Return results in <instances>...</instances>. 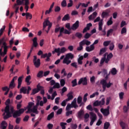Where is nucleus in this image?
Returning <instances> with one entry per match:
<instances>
[{
    "label": "nucleus",
    "instance_id": "obj_1",
    "mask_svg": "<svg viewBox=\"0 0 129 129\" xmlns=\"http://www.w3.org/2000/svg\"><path fill=\"white\" fill-rule=\"evenodd\" d=\"M25 111V109L24 108H21L19 110H15L14 109L13 107H10V116H7V114L6 115H3L4 119H8V118H10V117H12V114H13V117L14 118H17V117H19L24 113Z\"/></svg>",
    "mask_w": 129,
    "mask_h": 129
},
{
    "label": "nucleus",
    "instance_id": "obj_2",
    "mask_svg": "<svg viewBox=\"0 0 129 129\" xmlns=\"http://www.w3.org/2000/svg\"><path fill=\"white\" fill-rule=\"evenodd\" d=\"M74 58V54H72V53H69L66 55L65 58L63 59L62 63L63 64H67V65H69L70 63H71V60Z\"/></svg>",
    "mask_w": 129,
    "mask_h": 129
},
{
    "label": "nucleus",
    "instance_id": "obj_3",
    "mask_svg": "<svg viewBox=\"0 0 129 129\" xmlns=\"http://www.w3.org/2000/svg\"><path fill=\"white\" fill-rule=\"evenodd\" d=\"M11 103V100L10 99H8L5 103L6 105L5 109V112L3 113V115H6V113L7 114L6 116H8L10 117L11 116V113L10 112V104Z\"/></svg>",
    "mask_w": 129,
    "mask_h": 129
},
{
    "label": "nucleus",
    "instance_id": "obj_4",
    "mask_svg": "<svg viewBox=\"0 0 129 129\" xmlns=\"http://www.w3.org/2000/svg\"><path fill=\"white\" fill-rule=\"evenodd\" d=\"M66 51V48L64 47H61V48L58 47L57 48H54V50L52 51V53L53 54V55H54V54L56 53L57 56H60L61 54H64V53H65Z\"/></svg>",
    "mask_w": 129,
    "mask_h": 129
},
{
    "label": "nucleus",
    "instance_id": "obj_5",
    "mask_svg": "<svg viewBox=\"0 0 129 129\" xmlns=\"http://www.w3.org/2000/svg\"><path fill=\"white\" fill-rule=\"evenodd\" d=\"M100 84L102 85L103 91L104 92L106 90L107 88H109L111 85H112V83L109 82L108 83L106 82V80L103 79L100 81Z\"/></svg>",
    "mask_w": 129,
    "mask_h": 129
},
{
    "label": "nucleus",
    "instance_id": "obj_6",
    "mask_svg": "<svg viewBox=\"0 0 129 129\" xmlns=\"http://www.w3.org/2000/svg\"><path fill=\"white\" fill-rule=\"evenodd\" d=\"M32 90V88L31 87L28 86V89H27V87H22L20 90V93H23V94H30V91Z\"/></svg>",
    "mask_w": 129,
    "mask_h": 129
},
{
    "label": "nucleus",
    "instance_id": "obj_7",
    "mask_svg": "<svg viewBox=\"0 0 129 129\" xmlns=\"http://www.w3.org/2000/svg\"><path fill=\"white\" fill-rule=\"evenodd\" d=\"M96 44H98V40H95L94 43L90 46H87L86 47V51H87V52H92V51H93L95 48L94 45H96Z\"/></svg>",
    "mask_w": 129,
    "mask_h": 129
},
{
    "label": "nucleus",
    "instance_id": "obj_8",
    "mask_svg": "<svg viewBox=\"0 0 129 129\" xmlns=\"http://www.w3.org/2000/svg\"><path fill=\"white\" fill-rule=\"evenodd\" d=\"M105 104V99L104 98H102L101 101L96 100L94 103V106H102Z\"/></svg>",
    "mask_w": 129,
    "mask_h": 129
},
{
    "label": "nucleus",
    "instance_id": "obj_9",
    "mask_svg": "<svg viewBox=\"0 0 129 129\" xmlns=\"http://www.w3.org/2000/svg\"><path fill=\"white\" fill-rule=\"evenodd\" d=\"M33 58V62L34 66L36 67V68H39L41 65V60L40 58H38L37 59V56L36 55H34Z\"/></svg>",
    "mask_w": 129,
    "mask_h": 129
},
{
    "label": "nucleus",
    "instance_id": "obj_10",
    "mask_svg": "<svg viewBox=\"0 0 129 129\" xmlns=\"http://www.w3.org/2000/svg\"><path fill=\"white\" fill-rule=\"evenodd\" d=\"M42 88H43V86L40 85V84H38L37 85V88H34L32 90L31 95H35V94H36V93H38V92H39V91H40Z\"/></svg>",
    "mask_w": 129,
    "mask_h": 129
},
{
    "label": "nucleus",
    "instance_id": "obj_11",
    "mask_svg": "<svg viewBox=\"0 0 129 129\" xmlns=\"http://www.w3.org/2000/svg\"><path fill=\"white\" fill-rule=\"evenodd\" d=\"M90 114L91 115V121L90 122V125H92L93 123H94V121L96 120V118L97 116H96V114L93 113V112H90Z\"/></svg>",
    "mask_w": 129,
    "mask_h": 129
},
{
    "label": "nucleus",
    "instance_id": "obj_12",
    "mask_svg": "<svg viewBox=\"0 0 129 129\" xmlns=\"http://www.w3.org/2000/svg\"><path fill=\"white\" fill-rule=\"evenodd\" d=\"M108 54V53L107 52L103 54V57L101 58L99 65L100 67H101V66H103L104 62L105 63L106 62V56H107Z\"/></svg>",
    "mask_w": 129,
    "mask_h": 129
},
{
    "label": "nucleus",
    "instance_id": "obj_13",
    "mask_svg": "<svg viewBox=\"0 0 129 129\" xmlns=\"http://www.w3.org/2000/svg\"><path fill=\"white\" fill-rule=\"evenodd\" d=\"M100 111L102 112V113H103L104 116H107L108 115H109V106H108L107 108L105 109L101 108Z\"/></svg>",
    "mask_w": 129,
    "mask_h": 129
},
{
    "label": "nucleus",
    "instance_id": "obj_14",
    "mask_svg": "<svg viewBox=\"0 0 129 129\" xmlns=\"http://www.w3.org/2000/svg\"><path fill=\"white\" fill-rule=\"evenodd\" d=\"M51 56H52V53L51 52H49L48 53H46L41 55V58H45L46 57V58L45 59L46 62H49L50 60V57H51Z\"/></svg>",
    "mask_w": 129,
    "mask_h": 129
},
{
    "label": "nucleus",
    "instance_id": "obj_15",
    "mask_svg": "<svg viewBox=\"0 0 129 129\" xmlns=\"http://www.w3.org/2000/svg\"><path fill=\"white\" fill-rule=\"evenodd\" d=\"M83 84V85H87V78L86 77L82 78L80 79L78 82V85H80V84Z\"/></svg>",
    "mask_w": 129,
    "mask_h": 129
},
{
    "label": "nucleus",
    "instance_id": "obj_16",
    "mask_svg": "<svg viewBox=\"0 0 129 129\" xmlns=\"http://www.w3.org/2000/svg\"><path fill=\"white\" fill-rule=\"evenodd\" d=\"M78 28H79V21L78 20L72 26V30L76 31Z\"/></svg>",
    "mask_w": 129,
    "mask_h": 129
},
{
    "label": "nucleus",
    "instance_id": "obj_17",
    "mask_svg": "<svg viewBox=\"0 0 129 129\" xmlns=\"http://www.w3.org/2000/svg\"><path fill=\"white\" fill-rule=\"evenodd\" d=\"M51 22H50V21H49V18H47L44 20V21L43 23V30H45V29H46V27L48 26L49 24H51Z\"/></svg>",
    "mask_w": 129,
    "mask_h": 129
},
{
    "label": "nucleus",
    "instance_id": "obj_18",
    "mask_svg": "<svg viewBox=\"0 0 129 129\" xmlns=\"http://www.w3.org/2000/svg\"><path fill=\"white\" fill-rule=\"evenodd\" d=\"M67 96L68 97L67 99H66V100L67 101H69L70 100H72L73 98H74V97L73 96V92H70L67 95Z\"/></svg>",
    "mask_w": 129,
    "mask_h": 129
},
{
    "label": "nucleus",
    "instance_id": "obj_19",
    "mask_svg": "<svg viewBox=\"0 0 129 129\" xmlns=\"http://www.w3.org/2000/svg\"><path fill=\"white\" fill-rule=\"evenodd\" d=\"M112 57H113V54L111 52L107 55L105 64H108V62L110 61V59H111Z\"/></svg>",
    "mask_w": 129,
    "mask_h": 129
},
{
    "label": "nucleus",
    "instance_id": "obj_20",
    "mask_svg": "<svg viewBox=\"0 0 129 129\" xmlns=\"http://www.w3.org/2000/svg\"><path fill=\"white\" fill-rule=\"evenodd\" d=\"M9 46L7 45L6 42H4L3 43V46H2V48H4V54H7V52H8V48H9Z\"/></svg>",
    "mask_w": 129,
    "mask_h": 129
},
{
    "label": "nucleus",
    "instance_id": "obj_21",
    "mask_svg": "<svg viewBox=\"0 0 129 129\" xmlns=\"http://www.w3.org/2000/svg\"><path fill=\"white\" fill-rule=\"evenodd\" d=\"M23 78H24V77L21 76L18 79V85L17 88H18V89H20V88H21V85H22V82H23Z\"/></svg>",
    "mask_w": 129,
    "mask_h": 129
},
{
    "label": "nucleus",
    "instance_id": "obj_22",
    "mask_svg": "<svg viewBox=\"0 0 129 129\" xmlns=\"http://www.w3.org/2000/svg\"><path fill=\"white\" fill-rule=\"evenodd\" d=\"M34 103L32 102H30L28 103V109L27 111L26 112V113H30V111L32 109V107H33V105H34Z\"/></svg>",
    "mask_w": 129,
    "mask_h": 129
},
{
    "label": "nucleus",
    "instance_id": "obj_23",
    "mask_svg": "<svg viewBox=\"0 0 129 129\" xmlns=\"http://www.w3.org/2000/svg\"><path fill=\"white\" fill-rule=\"evenodd\" d=\"M77 102V99L75 98L73 101L72 102L71 106L72 107H74V108H76V107H78V105H77V104L76 103Z\"/></svg>",
    "mask_w": 129,
    "mask_h": 129
},
{
    "label": "nucleus",
    "instance_id": "obj_24",
    "mask_svg": "<svg viewBox=\"0 0 129 129\" xmlns=\"http://www.w3.org/2000/svg\"><path fill=\"white\" fill-rule=\"evenodd\" d=\"M81 42H82V44H83V45L84 46V45H86L87 46H89V45H90V44H91V42H90L86 39H84L83 40H82Z\"/></svg>",
    "mask_w": 129,
    "mask_h": 129
},
{
    "label": "nucleus",
    "instance_id": "obj_25",
    "mask_svg": "<svg viewBox=\"0 0 129 129\" xmlns=\"http://www.w3.org/2000/svg\"><path fill=\"white\" fill-rule=\"evenodd\" d=\"M30 112L38 114V107L34 106L32 109H31Z\"/></svg>",
    "mask_w": 129,
    "mask_h": 129
},
{
    "label": "nucleus",
    "instance_id": "obj_26",
    "mask_svg": "<svg viewBox=\"0 0 129 129\" xmlns=\"http://www.w3.org/2000/svg\"><path fill=\"white\" fill-rule=\"evenodd\" d=\"M33 45L32 46L35 48H37L38 46V42H37V37H34L33 39Z\"/></svg>",
    "mask_w": 129,
    "mask_h": 129
},
{
    "label": "nucleus",
    "instance_id": "obj_27",
    "mask_svg": "<svg viewBox=\"0 0 129 129\" xmlns=\"http://www.w3.org/2000/svg\"><path fill=\"white\" fill-rule=\"evenodd\" d=\"M103 22V20H101L100 22H99V27H98V30L99 31H102V26H103V23H102Z\"/></svg>",
    "mask_w": 129,
    "mask_h": 129
},
{
    "label": "nucleus",
    "instance_id": "obj_28",
    "mask_svg": "<svg viewBox=\"0 0 129 129\" xmlns=\"http://www.w3.org/2000/svg\"><path fill=\"white\" fill-rule=\"evenodd\" d=\"M6 124H7V122H6V121H3L1 123V128L2 129L7 128V126H6Z\"/></svg>",
    "mask_w": 129,
    "mask_h": 129
},
{
    "label": "nucleus",
    "instance_id": "obj_29",
    "mask_svg": "<svg viewBox=\"0 0 129 129\" xmlns=\"http://www.w3.org/2000/svg\"><path fill=\"white\" fill-rule=\"evenodd\" d=\"M82 60H83V56H80L78 59V63L79 65H82V64H83V61H82Z\"/></svg>",
    "mask_w": 129,
    "mask_h": 129
},
{
    "label": "nucleus",
    "instance_id": "obj_30",
    "mask_svg": "<svg viewBox=\"0 0 129 129\" xmlns=\"http://www.w3.org/2000/svg\"><path fill=\"white\" fill-rule=\"evenodd\" d=\"M70 20V17H69V14H67L64 16V17L62 19V21H66Z\"/></svg>",
    "mask_w": 129,
    "mask_h": 129
},
{
    "label": "nucleus",
    "instance_id": "obj_31",
    "mask_svg": "<svg viewBox=\"0 0 129 129\" xmlns=\"http://www.w3.org/2000/svg\"><path fill=\"white\" fill-rule=\"evenodd\" d=\"M105 52H106V47L102 48L100 50L99 55L100 56H101V55H102V54H104V53H105Z\"/></svg>",
    "mask_w": 129,
    "mask_h": 129
},
{
    "label": "nucleus",
    "instance_id": "obj_32",
    "mask_svg": "<svg viewBox=\"0 0 129 129\" xmlns=\"http://www.w3.org/2000/svg\"><path fill=\"white\" fill-rule=\"evenodd\" d=\"M30 80H31V76H28L26 77L25 79V82L27 83V85H30L31 84V82H30Z\"/></svg>",
    "mask_w": 129,
    "mask_h": 129
},
{
    "label": "nucleus",
    "instance_id": "obj_33",
    "mask_svg": "<svg viewBox=\"0 0 129 129\" xmlns=\"http://www.w3.org/2000/svg\"><path fill=\"white\" fill-rule=\"evenodd\" d=\"M83 44L81 41L79 43V47H78L77 48V51H82L83 50Z\"/></svg>",
    "mask_w": 129,
    "mask_h": 129
},
{
    "label": "nucleus",
    "instance_id": "obj_34",
    "mask_svg": "<svg viewBox=\"0 0 129 129\" xmlns=\"http://www.w3.org/2000/svg\"><path fill=\"white\" fill-rule=\"evenodd\" d=\"M53 117H54V112H51L47 116V120H51Z\"/></svg>",
    "mask_w": 129,
    "mask_h": 129
},
{
    "label": "nucleus",
    "instance_id": "obj_35",
    "mask_svg": "<svg viewBox=\"0 0 129 129\" xmlns=\"http://www.w3.org/2000/svg\"><path fill=\"white\" fill-rule=\"evenodd\" d=\"M110 72L112 75H116L117 73V70L115 68H113L111 69Z\"/></svg>",
    "mask_w": 129,
    "mask_h": 129
},
{
    "label": "nucleus",
    "instance_id": "obj_36",
    "mask_svg": "<svg viewBox=\"0 0 129 129\" xmlns=\"http://www.w3.org/2000/svg\"><path fill=\"white\" fill-rule=\"evenodd\" d=\"M43 74H44V72L43 71H40L37 75V77L41 78V77H43Z\"/></svg>",
    "mask_w": 129,
    "mask_h": 129
},
{
    "label": "nucleus",
    "instance_id": "obj_37",
    "mask_svg": "<svg viewBox=\"0 0 129 129\" xmlns=\"http://www.w3.org/2000/svg\"><path fill=\"white\" fill-rule=\"evenodd\" d=\"M110 126L109 122H106L104 124V129H108V127Z\"/></svg>",
    "mask_w": 129,
    "mask_h": 129
},
{
    "label": "nucleus",
    "instance_id": "obj_38",
    "mask_svg": "<svg viewBox=\"0 0 129 129\" xmlns=\"http://www.w3.org/2000/svg\"><path fill=\"white\" fill-rule=\"evenodd\" d=\"M119 124L122 127V129H125V127H126V124H125L123 121L120 122Z\"/></svg>",
    "mask_w": 129,
    "mask_h": 129
},
{
    "label": "nucleus",
    "instance_id": "obj_39",
    "mask_svg": "<svg viewBox=\"0 0 129 129\" xmlns=\"http://www.w3.org/2000/svg\"><path fill=\"white\" fill-rule=\"evenodd\" d=\"M108 15H109V13H108V12H103L101 14V17H102V19H104V17H107L108 16Z\"/></svg>",
    "mask_w": 129,
    "mask_h": 129
},
{
    "label": "nucleus",
    "instance_id": "obj_40",
    "mask_svg": "<svg viewBox=\"0 0 129 129\" xmlns=\"http://www.w3.org/2000/svg\"><path fill=\"white\" fill-rule=\"evenodd\" d=\"M98 95H99V93H98V92H96L90 96V98H93V97H95V96H98Z\"/></svg>",
    "mask_w": 129,
    "mask_h": 129
},
{
    "label": "nucleus",
    "instance_id": "obj_41",
    "mask_svg": "<svg viewBox=\"0 0 129 129\" xmlns=\"http://www.w3.org/2000/svg\"><path fill=\"white\" fill-rule=\"evenodd\" d=\"M72 84L73 87H75L77 85V79H75L74 80L72 81Z\"/></svg>",
    "mask_w": 129,
    "mask_h": 129
},
{
    "label": "nucleus",
    "instance_id": "obj_42",
    "mask_svg": "<svg viewBox=\"0 0 129 129\" xmlns=\"http://www.w3.org/2000/svg\"><path fill=\"white\" fill-rule=\"evenodd\" d=\"M61 6L62 8H65V7H67V2H66V0H63L61 2Z\"/></svg>",
    "mask_w": 129,
    "mask_h": 129
},
{
    "label": "nucleus",
    "instance_id": "obj_43",
    "mask_svg": "<svg viewBox=\"0 0 129 129\" xmlns=\"http://www.w3.org/2000/svg\"><path fill=\"white\" fill-rule=\"evenodd\" d=\"M78 116L79 117V118H81L82 115H83V114H84V111H83V110H81L80 111H79L78 112Z\"/></svg>",
    "mask_w": 129,
    "mask_h": 129
},
{
    "label": "nucleus",
    "instance_id": "obj_44",
    "mask_svg": "<svg viewBox=\"0 0 129 129\" xmlns=\"http://www.w3.org/2000/svg\"><path fill=\"white\" fill-rule=\"evenodd\" d=\"M5 30H6V26L4 25L3 28L0 29V37L4 34Z\"/></svg>",
    "mask_w": 129,
    "mask_h": 129
},
{
    "label": "nucleus",
    "instance_id": "obj_45",
    "mask_svg": "<svg viewBox=\"0 0 129 129\" xmlns=\"http://www.w3.org/2000/svg\"><path fill=\"white\" fill-rule=\"evenodd\" d=\"M76 37H77V38H79V39H81L83 37V35L80 32H77L75 34Z\"/></svg>",
    "mask_w": 129,
    "mask_h": 129
},
{
    "label": "nucleus",
    "instance_id": "obj_46",
    "mask_svg": "<svg viewBox=\"0 0 129 129\" xmlns=\"http://www.w3.org/2000/svg\"><path fill=\"white\" fill-rule=\"evenodd\" d=\"M67 125V123L61 122L60 123V125L61 126L62 129H66V125Z\"/></svg>",
    "mask_w": 129,
    "mask_h": 129
},
{
    "label": "nucleus",
    "instance_id": "obj_47",
    "mask_svg": "<svg viewBox=\"0 0 129 129\" xmlns=\"http://www.w3.org/2000/svg\"><path fill=\"white\" fill-rule=\"evenodd\" d=\"M17 4L14 5V8H16L17 6H22V3L21 2V0H17L16 1Z\"/></svg>",
    "mask_w": 129,
    "mask_h": 129
},
{
    "label": "nucleus",
    "instance_id": "obj_48",
    "mask_svg": "<svg viewBox=\"0 0 129 129\" xmlns=\"http://www.w3.org/2000/svg\"><path fill=\"white\" fill-rule=\"evenodd\" d=\"M15 87H16V84H15V83H13L11 82L10 84L9 85V88L13 89V88H15Z\"/></svg>",
    "mask_w": 129,
    "mask_h": 129
},
{
    "label": "nucleus",
    "instance_id": "obj_49",
    "mask_svg": "<svg viewBox=\"0 0 129 129\" xmlns=\"http://www.w3.org/2000/svg\"><path fill=\"white\" fill-rule=\"evenodd\" d=\"M66 28L69 30V31H71L72 30V27H71L70 23H67L66 24Z\"/></svg>",
    "mask_w": 129,
    "mask_h": 129
},
{
    "label": "nucleus",
    "instance_id": "obj_50",
    "mask_svg": "<svg viewBox=\"0 0 129 129\" xmlns=\"http://www.w3.org/2000/svg\"><path fill=\"white\" fill-rule=\"evenodd\" d=\"M53 87L54 89L55 88L59 89V88H60V84H59L58 83H55V84H54Z\"/></svg>",
    "mask_w": 129,
    "mask_h": 129
},
{
    "label": "nucleus",
    "instance_id": "obj_51",
    "mask_svg": "<svg viewBox=\"0 0 129 129\" xmlns=\"http://www.w3.org/2000/svg\"><path fill=\"white\" fill-rule=\"evenodd\" d=\"M82 102V97L79 96L77 98V103L78 104H80Z\"/></svg>",
    "mask_w": 129,
    "mask_h": 129
},
{
    "label": "nucleus",
    "instance_id": "obj_52",
    "mask_svg": "<svg viewBox=\"0 0 129 129\" xmlns=\"http://www.w3.org/2000/svg\"><path fill=\"white\" fill-rule=\"evenodd\" d=\"M112 33H113V29H110L108 30L107 32V37H109V35H110V34H112Z\"/></svg>",
    "mask_w": 129,
    "mask_h": 129
},
{
    "label": "nucleus",
    "instance_id": "obj_53",
    "mask_svg": "<svg viewBox=\"0 0 129 129\" xmlns=\"http://www.w3.org/2000/svg\"><path fill=\"white\" fill-rule=\"evenodd\" d=\"M60 86L63 87L64 85H65V84L66 83V82H65V80L64 79H61L60 81Z\"/></svg>",
    "mask_w": 129,
    "mask_h": 129
},
{
    "label": "nucleus",
    "instance_id": "obj_54",
    "mask_svg": "<svg viewBox=\"0 0 129 129\" xmlns=\"http://www.w3.org/2000/svg\"><path fill=\"white\" fill-rule=\"evenodd\" d=\"M51 100H54V99L55 98V97L57 96V92L54 91L53 93L51 95Z\"/></svg>",
    "mask_w": 129,
    "mask_h": 129
},
{
    "label": "nucleus",
    "instance_id": "obj_55",
    "mask_svg": "<svg viewBox=\"0 0 129 129\" xmlns=\"http://www.w3.org/2000/svg\"><path fill=\"white\" fill-rule=\"evenodd\" d=\"M90 37H91V34H90L88 32L86 33L84 36L85 39H89V38H90Z\"/></svg>",
    "mask_w": 129,
    "mask_h": 129
},
{
    "label": "nucleus",
    "instance_id": "obj_56",
    "mask_svg": "<svg viewBox=\"0 0 129 129\" xmlns=\"http://www.w3.org/2000/svg\"><path fill=\"white\" fill-rule=\"evenodd\" d=\"M113 49H114V44H113V43H110L109 46V50L110 51H113Z\"/></svg>",
    "mask_w": 129,
    "mask_h": 129
},
{
    "label": "nucleus",
    "instance_id": "obj_57",
    "mask_svg": "<svg viewBox=\"0 0 129 129\" xmlns=\"http://www.w3.org/2000/svg\"><path fill=\"white\" fill-rule=\"evenodd\" d=\"M86 108L88 109V110H90V111H93V108H92V106L91 105H88Z\"/></svg>",
    "mask_w": 129,
    "mask_h": 129
},
{
    "label": "nucleus",
    "instance_id": "obj_58",
    "mask_svg": "<svg viewBox=\"0 0 129 129\" xmlns=\"http://www.w3.org/2000/svg\"><path fill=\"white\" fill-rule=\"evenodd\" d=\"M71 66H72V67H74V68H76V69H77V68H78V67H77V62H72L71 64Z\"/></svg>",
    "mask_w": 129,
    "mask_h": 129
},
{
    "label": "nucleus",
    "instance_id": "obj_59",
    "mask_svg": "<svg viewBox=\"0 0 129 129\" xmlns=\"http://www.w3.org/2000/svg\"><path fill=\"white\" fill-rule=\"evenodd\" d=\"M87 96H88V93H86L83 97L84 102H86V101H87Z\"/></svg>",
    "mask_w": 129,
    "mask_h": 129
},
{
    "label": "nucleus",
    "instance_id": "obj_60",
    "mask_svg": "<svg viewBox=\"0 0 129 129\" xmlns=\"http://www.w3.org/2000/svg\"><path fill=\"white\" fill-rule=\"evenodd\" d=\"M60 11H61V8L59 6H56L54 9V12H55V13H58Z\"/></svg>",
    "mask_w": 129,
    "mask_h": 129
},
{
    "label": "nucleus",
    "instance_id": "obj_61",
    "mask_svg": "<svg viewBox=\"0 0 129 129\" xmlns=\"http://www.w3.org/2000/svg\"><path fill=\"white\" fill-rule=\"evenodd\" d=\"M109 44H110V41H104L103 42V46H104V47H107V46H108Z\"/></svg>",
    "mask_w": 129,
    "mask_h": 129
},
{
    "label": "nucleus",
    "instance_id": "obj_62",
    "mask_svg": "<svg viewBox=\"0 0 129 129\" xmlns=\"http://www.w3.org/2000/svg\"><path fill=\"white\" fill-rule=\"evenodd\" d=\"M70 3L68 4V8H71L73 6V1L72 0L69 1Z\"/></svg>",
    "mask_w": 129,
    "mask_h": 129
},
{
    "label": "nucleus",
    "instance_id": "obj_63",
    "mask_svg": "<svg viewBox=\"0 0 129 129\" xmlns=\"http://www.w3.org/2000/svg\"><path fill=\"white\" fill-rule=\"evenodd\" d=\"M126 33V28L123 27L121 31V34H125Z\"/></svg>",
    "mask_w": 129,
    "mask_h": 129
},
{
    "label": "nucleus",
    "instance_id": "obj_64",
    "mask_svg": "<svg viewBox=\"0 0 129 129\" xmlns=\"http://www.w3.org/2000/svg\"><path fill=\"white\" fill-rule=\"evenodd\" d=\"M71 127L72 129H76L78 127L77 124H72Z\"/></svg>",
    "mask_w": 129,
    "mask_h": 129
}]
</instances>
